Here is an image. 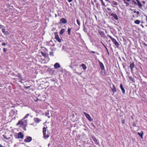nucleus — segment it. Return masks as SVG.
Segmentation results:
<instances>
[{
	"mask_svg": "<svg viewBox=\"0 0 147 147\" xmlns=\"http://www.w3.org/2000/svg\"><path fill=\"white\" fill-rule=\"evenodd\" d=\"M49 55L50 56H53V52H50Z\"/></svg>",
	"mask_w": 147,
	"mask_h": 147,
	"instance_id": "72a5a7b5",
	"label": "nucleus"
},
{
	"mask_svg": "<svg viewBox=\"0 0 147 147\" xmlns=\"http://www.w3.org/2000/svg\"><path fill=\"white\" fill-rule=\"evenodd\" d=\"M132 2L135 4V5L137 4V2H136L135 1H134V0H133Z\"/></svg>",
	"mask_w": 147,
	"mask_h": 147,
	"instance_id": "79ce46f5",
	"label": "nucleus"
},
{
	"mask_svg": "<svg viewBox=\"0 0 147 147\" xmlns=\"http://www.w3.org/2000/svg\"><path fill=\"white\" fill-rule=\"evenodd\" d=\"M108 13L109 16H112L115 20H118L119 18L116 13H111V12H108Z\"/></svg>",
	"mask_w": 147,
	"mask_h": 147,
	"instance_id": "39448f33",
	"label": "nucleus"
},
{
	"mask_svg": "<svg viewBox=\"0 0 147 147\" xmlns=\"http://www.w3.org/2000/svg\"><path fill=\"white\" fill-rule=\"evenodd\" d=\"M79 26H80V20L78 19H77L76 20Z\"/></svg>",
	"mask_w": 147,
	"mask_h": 147,
	"instance_id": "c85d7f7f",
	"label": "nucleus"
},
{
	"mask_svg": "<svg viewBox=\"0 0 147 147\" xmlns=\"http://www.w3.org/2000/svg\"><path fill=\"white\" fill-rule=\"evenodd\" d=\"M84 115L86 116V118L88 119L90 121H91L92 119L91 117L90 116V115L86 113L85 112H84Z\"/></svg>",
	"mask_w": 147,
	"mask_h": 147,
	"instance_id": "9d476101",
	"label": "nucleus"
},
{
	"mask_svg": "<svg viewBox=\"0 0 147 147\" xmlns=\"http://www.w3.org/2000/svg\"><path fill=\"white\" fill-rule=\"evenodd\" d=\"M99 33L100 35L102 37H105V35L103 31H99Z\"/></svg>",
	"mask_w": 147,
	"mask_h": 147,
	"instance_id": "dca6fc26",
	"label": "nucleus"
},
{
	"mask_svg": "<svg viewBox=\"0 0 147 147\" xmlns=\"http://www.w3.org/2000/svg\"><path fill=\"white\" fill-rule=\"evenodd\" d=\"M71 28H69L68 29L67 31H68V34L69 35H70V34H71Z\"/></svg>",
	"mask_w": 147,
	"mask_h": 147,
	"instance_id": "c756f323",
	"label": "nucleus"
},
{
	"mask_svg": "<svg viewBox=\"0 0 147 147\" xmlns=\"http://www.w3.org/2000/svg\"><path fill=\"white\" fill-rule=\"evenodd\" d=\"M130 67L131 71H132L133 70V69L134 67V65L133 63L130 64Z\"/></svg>",
	"mask_w": 147,
	"mask_h": 147,
	"instance_id": "412c9836",
	"label": "nucleus"
},
{
	"mask_svg": "<svg viewBox=\"0 0 147 147\" xmlns=\"http://www.w3.org/2000/svg\"><path fill=\"white\" fill-rule=\"evenodd\" d=\"M55 38L59 42H61V39L60 38L57 34V33H55Z\"/></svg>",
	"mask_w": 147,
	"mask_h": 147,
	"instance_id": "9b49d317",
	"label": "nucleus"
},
{
	"mask_svg": "<svg viewBox=\"0 0 147 147\" xmlns=\"http://www.w3.org/2000/svg\"><path fill=\"white\" fill-rule=\"evenodd\" d=\"M107 9L108 10H109V11H109V12H111V11H111V9L110 8H109V7H107Z\"/></svg>",
	"mask_w": 147,
	"mask_h": 147,
	"instance_id": "ea45409f",
	"label": "nucleus"
},
{
	"mask_svg": "<svg viewBox=\"0 0 147 147\" xmlns=\"http://www.w3.org/2000/svg\"><path fill=\"white\" fill-rule=\"evenodd\" d=\"M109 38L113 42L114 44L116 46L117 48L119 47L120 45L118 42L116 41V39L111 36H109Z\"/></svg>",
	"mask_w": 147,
	"mask_h": 147,
	"instance_id": "7ed1b4c3",
	"label": "nucleus"
},
{
	"mask_svg": "<svg viewBox=\"0 0 147 147\" xmlns=\"http://www.w3.org/2000/svg\"><path fill=\"white\" fill-rule=\"evenodd\" d=\"M92 139L95 144L97 145L99 144V141L94 136H92Z\"/></svg>",
	"mask_w": 147,
	"mask_h": 147,
	"instance_id": "f8f14e48",
	"label": "nucleus"
},
{
	"mask_svg": "<svg viewBox=\"0 0 147 147\" xmlns=\"http://www.w3.org/2000/svg\"><path fill=\"white\" fill-rule=\"evenodd\" d=\"M32 140L31 137L28 136H26V138L24 140V142H29Z\"/></svg>",
	"mask_w": 147,
	"mask_h": 147,
	"instance_id": "6e6552de",
	"label": "nucleus"
},
{
	"mask_svg": "<svg viewBox=\"0 0 147 147\" xmlns=\"http://www.w3.org/2000/svg\"><path fill=\"white\" fill-rule=\"evenodd\" d=\"M6 45V44L5 43H3L2 44V46H4L5 47V45Z\"/></svg>",
	"mask_w": 147,
	"mask_h": 147,
	"instance_id": "a18cd8bd",
	"label": "nucleus"
},
{
	"mask_svg": "<svg viewBox=\"0 0 147 147\" xmlns=\"http://www.w3.org/2000/svg\"><path fill=\"white\" fill-rule=\"evenodd\" d=\"M102 45L104 46V47L106 49V48H107V47L104 44H102Z\"/></svg>",
	"mask_w": 147,
	"mask_h": 147,
	"instance_id": "603ef678",
	"label": "nucleus"
},
{
	"mask_svg": "<svg viewBox=\"0 0 147 147\" xmlns=\"http://www.w3.org/2000/svg\"><path fill=\"white\" fill-rule=\"evenodd\" d=\"M141 26L143 27V28H144V26H143V25L142 24H141Z\"/></svg>",
	"mask_w": 147,
	"mask_h": 147,
	"instance_id": "0e129e2a",
	"label": "nucleus"
},
{
	"mask_svg": "<svg viewBox=\"0 0 147 147\" xmlns=\"http://www.w3.org/2000/svg\"><path fill=\"white\" fill-rule=\"evenodd\" d=\"M133 125L134 127H137L136 123L135 122L133 123Z\"/></svg>",
	"mask_w": 147,
	"mask_h": 147,
	"instance_id": "e433bc0d",
	"label": "nucleus"
},
{
	"mask_svg": "<svg viewBox=\"0 0 147 147\" xmlns=\"http://www.w3.org/2000/svg\"><path fill=\"white\" fill-rule=\"evenodd\" d=\"M136 13L137 14L139 15V14L140 13H139V12L138 11H136Z\"/></svg>",
	"mask_w": 147,
	"mask_h": 147,
	"instance_id": "4d7b16f0",
	"label": "nucleus"
},
{
	"mask_svg": "<svg viewBox=\"0 0 147 147\" xmlns=\"http://www.w3.org/2000/svg\"><path fill=\"white\" fill-rule=\"evenodd\" d=\"M10 136H11V138L10 137H7L5 135H3V136L4 139L9 142H12L13 141L12 135H11Z\"/></svg>",
	"mask_w": 147,
	"mask_h": 147,
	"instance_id": "423d86ee",
	"label": "nucleus"
},
{
	"mask_svg": "<svg viewBox=\"0 0 147 147\" xmlns=\"http://www.w3.org/2000/svg\"><path fill=\"white\" fill-rule=\"evenodd\" d=\"M49 118H50V117L49 116V115L47 116Z\"/></svg>",
	"mask_w": 147,
	"mask_h": 147,
	"instance_id": "338daca9",
	"label": "nucleus"
},
{
	"mask_svg": "<svg viewBox=\"0 0 147 147\" xmlns=\"http://www.w3.org/2000/svg\"><path fill=\"white\" fill-rule=\"evenodd\" d=\"M26 126H23V129L24 130H26Z\"/></svg>",
	"mask_w": 147,
	"mask_h": 147,
	"instance_id": "c03bdc74",
	"label": "nucleus"
},
{
	"mask_svg": "<svg viewBox=\"0 0 147 147\" xmlns=\"http://www.w3.org/2000/svg\"><path fill=\"white\" fill-rule=\"evenodd\" d=\"M101 74L102 75H105L106 74V73L105 72H103L102 71Z\"/></svg>",
	"mask_w": 147,
	"mask_h": 147,
	"instance_id": "4c0bfd02",
	"label": "nucleus"
},
{
	"mask_svg": "<svg viewBox=\"0 0 147 147\" xmlns=\"http://www.w3.org/2000/svg\"><path fill=\"white\" fill-rule=\"evenodd\" d=\"M72 1L73 0H68V1L69 3Z\"/></svg>",
	"mask_w": 147,
	"mask_h": 147,
	"instance_id": "6e6d98bb",
	"label": "nucleus"
},
{
	"mask_svg": "<svg viewBox=\"0 0 147 147\" xmlns=\"http://www.w3.org/2000/svg\"><path fill=\"white\" fill-rule=\"evenodd\" d=\"M143 43L144 45L146 47H147V44L145 43L144 42H143Z\"/></svg>",
	"mask_w": 147,
	"mask_h": 147,
	"instance_id": "de8ad7c7",
	"label": "nucleus"
},
{
	"mask_svg": "<svg viewBox=\"0 0 147 147\" xmlns=\"http://www.w3.org/2000/svg\"><path fill=\"white\" fill-rule=\"evenodd\" d=\"M2 31L3 33H5V29L2 28L1 30Z\"/></svg>",
	"mask_w": 147,
	"mask_h": 147,
	"instance_id": "c9c22d12",
	"label": "nucleus"
},
{
	"mask_svg": "<svg viewBox=\"0 0 147 147\" xmlns=\"http://www.w3.org/2000/svg\"><path fill=\"white\" fill-rule=\"evenodd\" d=\"M81 66H82V67L83 69L84 70V69H86V65H85V64H82L81 65Z\"/></svg>",
	"mask_w": 147,
	"mask_h": 147,
	"instance_id": "393cba45",
	"label": "nucleus"
},
{
	"mask_svg": "<svg viewBox=\"0 0 147 147\" xmlns=\"http://www.w3.org/2000/svg\"><path fill=\"white\" fill-rule=\"evenodd\" d=\"M112 91L114 93L117 92V90L116 89L115 87L114 84L112 85V87L111 88Z\"/></svg>",
	"mask_w": 147,
	"mask_h": 147,
	"instance_id": "a211bd4d",
	"label": "nucleus"
},
{
	"mask_svg": "<svg viewBox=\"0 0 147 147\" xmlns=\"http://www.w3.org/2000/svg\"><path fill=\"white\" fill-rule=\"evenodd\" d=\"M30 86H24V88L25 89H29L30 88Z\"/></svg>",
	"mask_w": 147,
	"mask_h": 147,
	"instance_id": "f704fd0d",
	"label": "nucleus"
},
{
	"mask_svg": "<svg viewBox=\"0 0 147 147\" xmlns=\"http://www.w3.org/2000/svg\"><path fill=\"white\" fill-rule=\"evenodd\" d=\"M83 27H84L83 30H84V31L85 32H87V29L85 27V25H84V23H83Z\"/></svg>",
	"mask_w": 147,
	"mask_h": 147,
	"instance_id": "cd10ccee",
	"label": "nucleus"
},
{
	"mask_svg": "<svg viewBox=\"0 0 147 147\" xmlns=\"http://www.w3.org/2000/svg\"><path fill=\"white\" fill-rule=\"evenodd\" d=\"M0 147H4L3 146H2L0 144Z\"/></svg>",
	"mask_w": 147,
	"mask_h": 147,
	"instance_id": "680f3d73",
	"label": "nucleus"
},
{
	"mask_svg": "<svg viewBox=\"0 0 147 147\" xmlns=\"http://www.w3.org/2000/svg\"><path fill=\"white\" fill-rule=\"evenodd\" d=\"M106 50H107V51L108 55H109V51H108V49L107 48H106Z\"/></svg>",
	"mask_w": 147,
	"mask_h": 147,
	"instance_id": "37998d69",
	"label": "nucleus"
},
{
	"mask_svg": "<svg viewBox=\"0 0 147 147\" xmlns=\"http://www.w3.org/2000/svg\"><path fill=\"white\" fill-rule=\"evenodd\" d=\"M102 45L104 46V47L106 49V48H107V47L104 44H102Z\"/></svg>",
	"mask_w": 147,
	"mask_h": 147,
	"instance_id": "8fccbe9b",
	"label": "nucleus"
},
{
	"mask_svg": "<svg viewBox=\"0 0 147 147\" xmlns=\"http://www.w3.org/2000/svg\"><path fill=\"white\" fill-rule=\"evenodd\" d=\"M102 45L104 46V47L106 49V48H107V47L104 44H102Z\"/></svg>",
	"mask_w": 147,
	"mask_h": 147,
	"instance_id": "864d4df0",
	"label": "nucleus"
},
{
	"mask_svg": "<svg viewBox=\"0 0 147 147\" xmlns=\"http://www.w3.org/2000/svg\"><path fill=\"white\" fill-rule=\"evenodd\" d=\"M140 22H141L140 21L138 20H136L135 21L134 23L135 24H140Z\"/></svg>",
	"mask_w": 147,
	"mask_h": 147,
	"instance_id": "5701e85b",
	"label": "nucleus"
},
{
	"mask_svg": "<svg viewBox=\"0 0 147 147\" xmlns=\"http://www.w3.org/2000/svg\"><path fill=\"white\" fill-rule=\"evenodd\" d=\"M98 61L101 69L105 71V69L103 64L99 60Z\"/></svg>",
	"mask_w": 147,
	"mask_h": 147,
	"instance_id": "1a4fd4ad",
	"label": "nucleus"
},
{
	"mask_svg": "<svg viewBox=\"0 0 147 147\" xmlns=\"http://www.w3.org/2000/svg\"><path fill=\"white\" fill-rule=\"evenodd\" d=\"M142 2V3H143L144 4H145V1H143Z\"/></svg>",
	"mask_w": 147,
	"mask_h": 147,
	"instance_id": "052dcab7",
	"label": "nucleus"
},
{
	"mask_svg": "<svg viewBox=\"0 0 147 147\" xmlns=\"http://www.w3.org/2000/svg\"><path fill=\"white\" fill-rule=\"evenodd\" d=\"M111 5L113 6H114L115 5L117 6L118 5V3L116 2L113 1L112 2Z\"/></svg>",
	"mask_w": 147,
	"mask_h": 147,
	"instance_id": "b1692460",
	"label": "nucleus"
},
{
	"mask_svg": "<svg viewBox=\"0 0 147 147\" xmlns=\"http://www.w3.org/2000/svg\"><path fill=\"white\" fill-rule=\"evenodd\" d=\"M100 0L101 1V2L102 4V5L103 6H105V3H104V2H103V0Z\"/></svg>",
	"mask_w": 147,
	"mask_h": 147,
	"instance_id": "473e14b6",
	"label": "nucleus"
},
{
	"mask_svg": "<svg viewBox=\"0 0 147 147\" xmlns=\"http://www.w3.org/2000/svg\"><path fill=\"white\" fill-rule=\"evenodd\" d=\"M34 121L36 123H38L41 120L38 118L35 117L34 119Z\"/></svg>",
	"mask_w": 147,
	"mask_h": 147,
	"instance_id": "f3484780",
	"label": "nucleus"
},
{
	"mask_svg": "<svg viewBox=\"0 0 147 147\" xmlns=\"http://www.w3.org/2000/svg\"><path fill=\"white\" fill-rule=\"evenodd\" d=\"M130 80L132 81L133 82H135V80L134 78H132L131 76L129 77Z\"/></svg>",
	"mask_w": 147,
	"mask_h": 147,
	"instance_id": "bb28decb",
	"label": "nucleus"
},
{
	"mask_svg": "<svg viewBox=\"0 0 147 147\" xmlns=\"http://www.w3.org/2000/svg\"><path fill=\"white\" fill-rule=\"evenodd\" d=\"M47 129L45 127H43V137L45 139H47L49 136L48 134H47L46 136H45V134H46V131Z\"/></svg>",
	"mask_w": 147,
	"mask_h": 147,
	"instance_id": "0eeeda50",
	"label": "nucleus"
},
{
	"mask_svg": "<svg viewBox=\"0 0 147 147\" xmlns=\"http://www.w3.org/2000/svg\"><path fill=\"white\" fill-rule=\"evenodd\" d=\"M54 68L57 69V68H60L61 67L60 65L58 63H56L54 65Z\"/></svg>",
	"mask_w": 147,
	"mask_h": 147,
	"instance_id": "4468645a",
	"label": "nucleus"
},
{
	"mask_svg": "<svg viewBox=\"0 0 147 147\" xmlns=\"http://www.w3.org/2000/svg\"><path fill=\"white\" fill-rule=\"evenodd\" d=\"M120 87L121 90V91H122V93L123 94H125V90L124 88L123 87V85L122 84H120Z\"/></svg>",
	"mask_w": 147,
	"mask_h": 147,
	"instance_id": "2eb2a0df",
	"label": "nucleus"
},
{
	"mask_svg": "<svg viewBox=\"0 0 147 147\" xmlns=\"http://www.w3.org/2000/svg\"><path fill=\"white\" fill-rule=\"evenodd\" d=\"M136 0L137 2V5H138L139 8H141L142 7V5L141 3L139 1V0Z\"/></svg>",
	"mask_w": 147,
	"mask_h": 147,
	"instance_id": "6ab92c4d",
	"label": "nucleus"
},
{
	"mask_svg": "<svg viewBox=\"0 0 147 147\" xmlns=\"http://www.w3.org/2000/svg\"><path fill=\"white\" fill-rule=\"evenodd\" d=\"M71 60V63L70 65H69V67L71 69L73 68V67L74 66H76V64H75L76 62V60L74 59H70Z\"/></svg>",
	"mask_w": 147,
	"mask_h": 147,
	"instance_id": "20e7f679",
	"label": "nucleus"
},
{
	"mask_svg": "<svg viewBox=\"0 0 147 147\" xmlns=\"http://www.w3.org/2000/svg\"><path fill=\"white\" fill-rule=\"evenodd\" d=\"M138 134L142 138H143V131H141L140 133L138 132Z\"/></svg>",
	"mask_w": 147,
	"mask_h": 147,
	"instance_id": "4be33fe9",
	"label": "nucleus"
},
{
	"mask_svg": "<svg viewBox=\"0 0 147 147\" xmlns=\"http://www.w3.org/2000/svg\"><path fill=\"white\" fill-rule=\"evenodd\" d=\"M4 27V26L2 25H0V29H1V28H2V27Z\"/></svg>",
	"mask_w": 147,
	"mask_h": 147,
	"instance_id": "09e8293b",
	"label": "nucleus"
},
{
	"mask_svg": "<svg viewBox=\"0 0 147 147\" xmlns=\"http://www.w3.org/2000/svg\"><path fill=\"white\" fill-rule=\"evenodd\" d=\"M65 31V29H62L61 30L60 32V34L61 35H62Z\"/></svg>",
	"mask_w": 147,
	"mask_h": 147,
	"instance_id": "a878e982",
	"label": "nucleus"
},
{
	"mask_svg": "<svg viewBox=\"0 0 147 147\" xmlns=\"http://www.w3.org/2000/svg\"><path fill=\"white\" fill-rule=\"evenodd\" d=\"M124 123H125V122H124V121H123V120H122V123H123V124H124Z\"/></svg>",
	"mask_w": 147,
	"mask_h": 147,
	"instance_id": "13d9d810",
	"label": "nucleus"
},
{
	"mask_svg": "<svg viewBox=\"0 0 147 147\" xmlns=\"http://www.w3.org/2000/svg\"><path fill=\"white\" fill-rule=\"evenodd\" d=\"M14 136L16 139H23L24 137V135L21 132L15 134Z\"/></svg>",
	"mask_w": 147,
	"mask_h": 147,
	"instance_id": "f03ea898",
	"label": "nucleus"
},
{
	"mask_svg": "<svg viewBox=\"0 0 147 147\" xmlns=\"http://www.w3.org/2000/svg\"><path fill=\"white\" fill-rule=\"evenodd\" d=\"M64 46L63 45V47H62V50H63L64 49Z\"/></svg>",
	"mask_w": 147,
	"mask_h": 147,
	"instance_id": "bf43d9fd",
	"label": "nucleus"
},
{
	"mask_svg": "<svg viewBox=\"0 0 147 147\" xmlns=\"http://www.w3.org/2000/svg\"><path fill=\"white\" fill-rule=\"evenodd\" d=\"M41 53L42 54L43 56H44L45 57H48V54L45 52L41 51Z\"/></svg>",
	"mask_w": 147,
	"mask_h": 147,
	"instance_id": "aec40b11",
	"label": "nucleus"
},
{
	"mask_svg": "<svg viewBox=\"0 0 147 147\" xmlns=\"http://www.w3.org/2000/svg\"><path fill=\"white\" fill-rule=\"evenodd\" d=\"M100 42H101V43L102 44H102H103V42H102V41H101Z\"/></svg>",
	"mask_w": 147,
	"mask_h": 147,
	"instance_id": "774afa93",
	"label": "nucleus"
},
{
	"mask_svg": "<svg viewBox=\"0 0 147 147\" xmlns=\"http://www.w3.org/2000/svg\"><path fill=\"white\" fill-rule=\"evenodd\" d=\"M97 0H94V2H96L97 1Z\"/></svg>",
	"mask_w": 147,
	"mask_h": 147,
	"instance_id": "69168bd1",
	"label": "nucleus"
},
{
	"mask_svg": "<svg viewBox=\"0 0 147 147\" xmlns=\"http://www.w3.org/2000/svg\"><path fill=\"white\" fill-rule=\"evenodd\" d=\"M17 76L18 77H19V78H21L22 77V76L21 75L19 74H18V75H17Z\"/></svg>",
	"mask_w": 147,
	"mask_h": 147,
	"instance_id": "a19ab883",
	"label": "nucleus"
},
{
	"mask_svg": "<svg viewBox=\"0 0 147 147\" xmlns=\"http://www.w3.org/2000/svg\"><path fill=\"white\" fill-rule=\"evenodd\" d=\"M6 51V49L5 48H4L3 49V51L4 52H5Z\"/></svg>",
	"mask_w": 147,
	"mask_h": 147,
	"instance_id": "49530a36",
	"label": "nucleus"
},
{
	"mask_svg": "<svg viewBox=\"0 0 147 147\" xmlns=\"http://www.w3.org/2000/svg\"><path fill=\"white\" fill-rule=\"evenodd\" d=\"M42 49L43 50H47V49L45 48V47H43L42 48Z\"/></svg>",
	"mask_w": 147,
	"mask_h": 147,
	"instance_id": "5fc2aeb1",
	"label": "nucleus"
},
{
	"mask_svg": "<svg viewBox=\"0 0 147 147\" xmlns=\"http://www.w3.org/2000/svg\"><path fill=\"white\" fill-rule=\"evenodd\" d=\"M102 45L104 46V47L106 49V48H107V47L104 44H102Z\"/></svg>",
	"mask_w": 147,
	"mask_h": 147,
	"instance_id": "3c124183",
	"label": "nucleus"
},
{
	"mask_svg": "<svg viewBox=\"0 0 147 147\" xmlns=\"http://www.w3.org/2000/svg\"><path fill=\"white\" fill-rule=\"evenodd\" d=\"M27 120H24L22 119L21 120L19 121L16 124L17 125H19V127H21L22 126H26L27 125Z\"/></svg>",
	"mask_w": 147,
	"mask_h": 147,
	"instance_id": "f257e3e1",
	"label": "nucleus"
},
{
	"mask_svg": "<svg viewBox=\"0 0 147 147\" xmlns=\"http://www.w3.org/2000/svg\"><path fill=\"white\" fill-rule=\"evenodd\" d=\"M29 115L28 113L22 119H24V120L25 119L27 118Z\"/></svg>",
	"mask_w": 147,
	"mask_h": 147,
	"instance_id": "7c9ffc66",
	"label": "nucleus"
},
{
	"mask_svg": "<svg viewBox=\"0 0 147 147\" xmlns=\"http://www.w3.org/2000/svg\"><path fill=\"white\" fill-rule=\"evenodd\" d=\"M49 112H46L45 113V116H48L49 115Z\"/></svg>",
	"mask_w": 147,
	"mask_h": 147,
	"instance_id": "58836bf2",
	"label": "nucleus"
},
{
	"mask_svg": "<svg viewBox=\"0 0 147 147\" xmlns=\"http://www.w3.org/2000/svg\"><path fill=\"white\" fill-rule=\"evenodd\" d=\"M136 11H136V10H134V11H133V12H134V13H136Z\"/></svg>",
	"mask_w": 147,
	"mask_h": 147,
	"instance_id": "e2e57ef3",
	"label": "nucleus"
},
{
	"mask_svg": "<svg viewBox=\"0 0 147 147\" xmlns=\"http://www.w3.org/2000/svg\"><path fill=\"white\" fill-rule=\"evenodd\" d=\"M67 22V20L64 18H62L60 20V22L63 24H66Z\"/></svg>",
	"mask_w": 147,
	"mask_h": 147,
	"instance_id": "ddd939ff",
	"label": "nucleus"
},
{
	"mask_svg": "<svg viewBox=\"0 0 147 147\" xmlns=\"http://www.w3.org/2000/svg\"><path fill=\"white\" fill-rule=\"evenodd\" d=\"M90 52L91 53H96L97 55H99V53H98L97 52H95V51H90Z\"/></svg>",
	"mask_w": 147,
	"mask_h": 147,
	"instance_id": "2f4dec72",
	"label": "nucleus"
}]
</instances>
